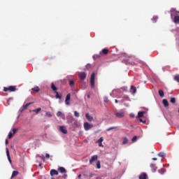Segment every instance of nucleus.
Masks as SVG:
<instances>
[{"mask_svg": "<svg viewBox=\"0 0 179 179\" xmlns=\"http://www.w3.org/2000/svg\"><path fill=\"white\" fill-rule=\"evenodd\" d=\"M3 92H16V86H9L8 87H4Z\"/></svg>", "mask_w": 179, "mask_h": 179, "instance_id": "f257e3e1", "label": "nucleus"}, {"mask_svg": "<svg viewBox=\"0 0 179 179\" xmlns=\"http://www.w3.org/2000/svg\"><path fill=\"white\" fill-rule=\"evenodd\" d=\"M96 76V74L94 73H92L90 77V85L91 87L94 89V78Z\"/></svg>", "mask_w": 179, "mask_h": 179, "instance_id": "f03ea898", "label": "nucleus"}, {"mask_svg": "<svg viewBox=\"0 0 179 179\" xmlns=\"http://www.w3.org/2000/svg\"><path fill=\"white\" fill-rule=\"evenodd\" d=\"M92 128H93V124H90L87 122L84 123V129L85 131H89L90 129H92Z\"/></svg>", "mask_w": 179, "mask_h": 179, "instance_id": "7ed1b4c3", "label": "nucleus"}, {"mask_svg": "<svg viewBox=\"0 0 179 179\" xmlns=\"http://www.w3.org/2000/svg\"><path fill=\"white\" fill-rule=\"evenodd\" d=\"M115 117L117 118H122L125 116V113L122 111H119L115 113Z\"/></svg>", "mask_w": 179, "mask_h": 179, "instance_id": "20e7f679", "label": "nucleus"}, {"mask_svg": "<svg viewBox=\"0 0 179 179\" xmlns=\"http://www.w3.org/2000/svg\"><path fill=\"white\" fill-rule=\"evenodd\" d=\"M78 76L80 80H85L86 79L87 74L85 72H81L78 73Z\"/></svg>", "mask_w": 179, "mask_h": 179, "instance_id": "39448f33", "label": "nucleus"}, {"mask_svg": "<svg viewBox=\"0 0 179 179\" xmlns=\"http://www.w3.org/2000/svg\"><path fill=\"white\" fill-rule=\"evenodd\" d=\"M58 173H61V174H66V169L64 168L63 166H60L57 169Z\"/></svg>", "mask_w": 179, "mask_h": 179, "instance_id": "423d86ee", "label": "nucleus"}, {"mask_svg": "<svg viewBox=\"0 0 179 179\" xmlns=\"http://www.w3.org/2000/svg\"><path fill=\"white\" fill-rule=\"evenodd\" d=\"M69 101H71V94H68L66 96L65 103L66 106H69L71 104Z\"/></svg>", "mask_w": 179, "mask_h": 179, "instance_id": "0eeeda50", "label": "nucleus"}, {"mask_svg": "<svg viewBox=\"0 0 179 179\" xmlns=\"http://www.w3.org/2000/svg\"><path fill=\"white\" fill-rule=\"evenodd\" d=\"M59 174V173L58 172V171H57L55 169L50 170V176L52 177H54V176H58Z\"/></svg>", "mask_w": 179, "mask_h": 179, "instance_id": "6e6552de", "label": "nucleus"}, {"mask_svg": "<svg viewBox=\"0 0 179 179\" xmlns=\"http://www.w3.org/2000/svg\"><path fill=\"white\" fill-rule=\"evenodd\" d=\"M99 54H101V57L103 55H107L108 54V48H103L101 52H99Z\"/></svg>", "mask_w": 179, "mask_h": 179, "instance_id": "1a4fd4ad", "label": "nucleus"}, {"mask_svg": "<svg viewBox=\"0 0 179 179\" xmlns=\"http://www.w3.org/2000/svg\"><path fill=\"white\" fill-rule=\"evenodd\" d=\"M98 156L97 155H94L91 157V159H90V164H93V162H96V160H97L98 159Z\"/></svg>", "mask_w": 179, "mask_h": 179, "instance_id": "9d476101", "label": "nucleus"}, {"mask_svg": "<svg viewBox=\"0 0 179 179\" xmlns=\"http://www.w3.org/2000/svg\"><path fill=\"white\" fill-rule=\"evenodd\" d=\"M6 155L8 157V160L9 162V163H10V164H12V159H10V155H9V148H6Z\"/></svg>", "mask_w": 179, "mask_h": 179, "instance_id": "9b49d317", "label": "nucleus"}, {"mask_svg": "<svg viewBox=\"0 0 179 179\" xmlns=\"http://www.w3.org/2000/svg\"><path fill=\"white\" fill-rule=\"evenodd\" d=\"M59 129L61 132H62V134H68V131L66 130V128H65V127L61 126L59 127Z\"/></svg>", "mask_w": 179, "mask_h": 179, "instance_id": "f8f14e48", "label": "nucleus"}, {"mask_svg": "<svg viewBox=\"0 0 179 179\" xmlns=\"http://www.w3.org/2000/svg\"><path fill=\"white\" fill-rule=\"evenodd\" d=\"M150 167L152 169V173H155L156 170H157V166H156V164H151Z\"/></svg>", "mask_w": 179, "mask_h": 179, "instance_id": "ddd939ff", "label": "nucleus"}, {"mask_svg": "<svg viewBox=\"0 0 179 179\" xmlns=\"http://www.w3.org/2000/svg\"><path fill=\"white\" fill-rule=\"evenodd\" d=\"M123 64H126V65H134V63L129 62V59H123Z\"/></svg>", "mask_w": 179, "mask_h": 179, "instance_id": "4468645a", "label": "nucleus"}, {"mask_svg": "<svg viewBox=\"0 0 179 179\" xmlns=\"http://www.w3.org/2000/svg\"><path fill=\"white\" fill-rule=\"evenodd\" d=\"M104 141V139L103 138V137H101L99 140H97V143H99V146L101 147L103 146V141Z\"/></svg>", "mask_w": 179, "mask_h": 179, "instance_id": "2eb2a0df", "label": "nucleus"}, {"mask_svg": "<svg viewBox=\"0 0 179 179\" xmlns=\"http://www.w3.org/2000/svg\"><path fill=\"white\" fill-rule=\"evenodd\" d=\"M85 117H86L87 120L88 121H90V122H92V121H93V117L90 116V115H89V113H86Z\"/></svg>", "mask_w": 179, "mask_h": 179, "instance_id": "dca6fc26", "label": "nucleus"}, {"mask_svg": "<svg viewBox=\"0 0 179 179\" xmlns=\"http://www.w3.org/2000/svg\"><path fill=\"white\" fill-rule=\"evenodd\" d=\"M130 92L131 93H134V94H135V93H136V87L131 85V89H130Z\"/></svg>", "mask_w": 179, "mask_h": 179, "instance_id": "f3484780", "label": "nucleus"}, {"mask_svg": "<svg viewBox=\"0 0 179 179\" xmlns=\"http://www.w3.org/2000/svg\"><path fill=\"white\" fill-rule=\"evenodd\" d=\"M173 22H174V23H176V24H179V16H178V15H176V16L174 17Z\"/></svg>", "mask_w": 179, "mask_h": 179, "instance_id": "a211bd4d", "label": "nucleus"}, {"mask_svg": "<svg viewBox=\"0 0 179 179\" xmlns=\"http://www.w3.org/2000/svg\"><path fill=\"white\" fill-rule=\"evenodd\" d=\"M148 178V175L145 173H141L139 176V179H146Z\"/></svg>", "mask_w": 179, "mask_h": 179, "instance_id": "6ab92c4d", "label": "nucleus"}, {"mask_svg": "<svg viewBox=\"0 0 179 179\" xmlns=\"http://www.w3.org/2000/svg\"><path fill=\"white\" fill-rule=\"evenodd\" d=\"M55 99H59V100H61V99H62V95H60L57 91L55 92Z\"/></svg>", "mask_w": 179, "mask_h": 179, "instance_id": "aec40b11", "label": "nucleus"}, {"mask_svg": "<svg viewBox=\"0 0 179 179\" xmlns=\"http://www.w3.org/2000/svg\"><path fill=\"white\" fill-rule=\"evenodd\" d=\"M18 175H19V172L17 171H13L11 176V178H14V177H16Z\"/></svg>", "mask_w": 179, "mask_h": 179, "instance_id": "412c9836", "label": "nucleus"}, {"mask_svg": "<svg viewBox=\"0 0 179 179\" xmlns=\"http://www.w3.org/2000/svg\"><path fill=\"white\" fill-rule=\"evenodd\" d=\"M68 178V175L67 174H64L62 176H59L57 177V179H66Z\"/></svg>", "mask_w": 179, "mask_h": 179, "instance_id": "4be33fe9", "label": "nucleus"}, {"mask_svg": "<svg viewBox=\"0 0 179 179\" xmlns=\"http://www.w3.org/2000/svg\"><path fill=\"white\" fill-rule=\"evenodd\" d=\"M31 90L33 92H35L36 93H38V92H40V88L38 87V86H36L34 88H31Z\"/></svg>", "mask_w": 179, "mask_h": 179, "instance_id": "5701e85b", "label": "nucleus"}, {"mask_svg": "<svg viewBox=\"0 0 179 179\" xmlns=\"http://www.w3.org/2000/svg\"><path fill=\"white\" fill-rule=\"evenodd\" d=\"M162 103L164 107H169V101H167V99H163Z\"/></svg>", "mask_w": 179, "mask_h": 179, "instance_id": "b1692460", "label": "nucleus"}, {"mask_svg": "<svg viewBox=\"0 0 179 179\" xmlns=\"http://www.w3.org/2000/svg\"><path fill=\"white\" fill-rule=\"evenodd\" d=\"M51 89L53 90V92H57V87H55V85H54V83H51Z\"/></svg>", "mask_w": 179, "mask_h": 179, "instance_id": "393cba45", "label": "nucleus"}, {"mask_svg": "<svg viewBox=\"0 0 179 179\" xmlns=\"http://www.w3.org/2000/svg\"><path fill=\"white\" fill-rule=\"evenodd\" d=\"M145 114V112L143 111H140L138 113V118H142L143 117V115Z\"/></svg>", "mask_w": 179, "mask_h": 179, "instance_id": "a878e982", "label": "nucleus"}, {"mask_svg": "<svg viewBox=\"0 0 179 179\" xmlns=\"http://www.w3.org/2000/svg\"><path fill=\"white\" fill-rule=\"evenodd\" d=\"M128 142H129L128 138L127 137H124L122 141V145H127Z\"/></svg>", "mask_w": 179, "mask_h": 179, "instance_id": "bb28decb", "label": "nucleus"}, {"mask_svg": "<svg viewBox=\"0 0 179 179\" xmlns=\"http://www.w3.org/2000/svg\"><path fill=\"white\" fill-rule=\"evenodd\" d=\"M158 93H159L160 97H164V92H163V90H159L158 91Z\"/></svg>", "mask_w": 179, "mask_h": 179, "instance_id": "cd10ccee", "label": "nucleus"}, {"mask_svg": "<svg viewBox=\"0 0 179 179\" xmlns=\"http://www.w3.org/2000/svg\"><path fill=\"white\" fill-rule=\"evenodd\" d=\"M31 104H33V103H28L24 105L23 110H27V107H29V106H31Z\"/></svg>", "mask_w": 179, "mask_h": 179, "instance_id": "c85d7f7f", "label": "nucleus"}, {"mask_svg": "<svg viewBox=\"0 0 179 179\" xmlns=\"http://www.w3.org/2000/svg\"><path fill=\"white\" fill-rule=\"evenodd\" d=\"M101 53H99V55H94L93 56V58L94 59H97V58H101Z\"/></svg>", "mask_w": 179, "mask_h": 179, "instance_id": "c756f323", "label": "nucleus"}, {"mask_svg": "<svg viewBox=\"0 0 179 179\" xmlns=\"http://www.w3.org/2000/svg\"><path fill=\"white\" fill-rule=\"evenodd\" d=\"M158 156H159V157H162V159H164L166 157V155L164 154V152H159L158 154Z\"/></svg>", "mask_w": 179, "mask_h": 179, "instance_id": "7c9ffc66", "label": "nucleus"}, {"mask_svg": "<svg viewBox=\"0 0 179 179\" xmlns=\"http://www.w3.org/2000/svg\"><path fill=\"white\" fill-rule=\"evenodd\" d=\"M118 101H120V103H124L125 101V97H123L120 101H118L117 99L115 100V103H118Z\"/></svg>", "mask_w": 179, "mask_h": 179, "instance_id": "2f4dec72", "label": "nucleus"}, {"mask_svg": "<svg viewBox=\"0 0 179 179\" xmlns=\"http://www.w3.org/2000/svg\"><path fill=\"white\" fill-rule=\"evenodd\" d=\"M74 85H75V81L71 80L69 81V85L72 87L74 86Z\"/></svg>", "mask_w": 179, "mask_h": 179, "instance_id": "473e14b6", "label": "nucleus"}, {"mask_svg": "<svg viewBox=\"0 0 179 179\" xmlns=\"http://www.w3.org/2000/svg\"><path fill=\"white\" fill-rule=\"evenodd\" d=\"M33 111H34V113L38 114V112L41 111V108H36V109L34 110Z\"/></svg>", "mask_w": 179, "mask_h": 179, "instance_id": "72a5a7b5", "label": "nucleus"}, {"mask_svg": "<svg viewBox=\"0 0 179 179\" xmlns=\"http://www.w3.org/2000/svg\"><path fill=\"white\" fill-rule=\"evenodd\" d=\"M96 167H97V169H101V165L100 164V161L96 162Z\"/></svg>", "mask_w": 179, "mask_h": 179, "instance_id": "f704fd0d", "label": "nucleus"}, {"mask_svg": "<svg viewBox=\"0 0 179 179\" xmlns=\"http://www.w3.org/2000/svg\"><path fill=\"white\" fill-rule=\"evenodd\" d=\"M166 172V169H161L160 170H159V173H160V174H164V173Z\"/></svg>", "mask_w": 179, "mask_h": 179, "instance_id": "c9c22d12", "label": "nucleus"}, {"mask_svg": "<svg viewBox=\"0 0 179 179\" xmlns=\"http://www.w3.org/2000/svg\"><path fill=\"white\" fill-rule=\"evenodd\" d=\"M13 133H12V132H10L9 134H8V138L9 139H12V138H13Z\"/></svg>", "mask_w": 179, "mask_h": 179, "instance_id": "e433bc0d", "label": "nucleus"}, {"mask_svg": "<svg viewBox=\"0 0 179 179\" xmlns=\"http://www.w3.org/2000/svg\"><path fill=\"white\" fill-rule=\"evenodd\" d=\"M170 101L171 103H172V104H174L176 103V98L174 97L171 98Z\"/></svg>", "mask_w": 179, "mask_h": 179, "instance_id": "4c0bfd02", "label": "nucleus"}, {"mask_svg": "<svg viewBox=\"0 0 179 179\" xmlns=\"http://www.w3.org/2000/svg\"><path fill=\"white\" fill-rule=\"evenodd\" d=\"M174 80H176V82L179 83V75H177L174 77Z\"/></svg>", "mask_w": 179, "mask_h": 179, "instance_id": "58836bf2", "label": "nucleus"}, {"mask_svg": "<svg viewBox=\"0 0 179 179\" xmlns=\"http://www.w3.org/2000/svg\"><path fill=\"white\" fill-rule=\"evenodd\" d=\"M136 139H138V136H134L132 139H131V142H135L136 141Z\"/></svg>", "mask_w": 179, "mask_h": 179, "instance_id": "ea45409f", "label": "nucleus"}, {"mask_svg": "<svg viewBox=\"0 0 179 179\" xmlns=\"http://www.w3.org/2000/svg\"><path fill=\"white\" fill-rule=\"evenodd\" d=\"M46 115H47V117H52L51 112H46Z\"/></svg>", "mask_w": 179, "mask_h": 179, "instance_id": "a19ab883", "label": "nucleus"}, {"mask_svg": "<svg viewBox=\"0 0 179 179\" xmlns=\"http://www.w3.org/2000/svg\"><path fill=\"white\" fill-rule=\"evenodd\" d=\"M61 115H62V113H61V111H58L57 113V117H61Z\"/></svg>", "mask_w": 179, "mask_h": 179, "instance_id": "79ce46f5", "label": "nucleus"}, {"mask_svg": "<svg viewBox=\"0 0 179 179\" xmlns=\"http://www.w3.org/2000/svg\"><path fill=\"white\" fill-rule=\"evenodd\" d=\"M74 115L75 117H79V113H78V111H74Z\"/></svg>", "mask_w": 179, "mask_h": 179, "instance_id": "37998d69", "label": "nucleus"}, {"mask_svg": "<svg viewBox=\"0 0 179 179\" xmlns=\"http://www.w3.org/2000/svg\"><path fill=\"white\" fill-rule=\"evenodd\" d=\"M103 101H104V103L108 102V98L106 97V96H105V97L103 98Z\"/></svg>", "mask_w": 179, "mask_h": 179, "instance_id": "c03bdc74", "label": "nucleus"}, {"mask_svg": "<svg viewBox=\"0 0 179 179\" xmlns=\"http://www.w3.org/2000/svg\"><path fill=\"white\" fill-rule=\"evenodd\" d=\"M117 127H110L109 129H106V131H112V129H115Z\"/></svg>", "mask_w": 179, "mask_h": 179, "instance_id": "a18cd8bd", "label": "nucleus"}, {"mask_svg": "<svg viewBox=\"0 0 179 179\" xmlns=\"http://www.w3.org/2000/svg\"><path fill=\"white\" fill-rule=\"evenodd\" d=\"M16 132H17V129H13V134L14 135L16 134Z\"/></svg>", "mask_w": 179, "mask_h": 179, "instance_id": "49530a36", "label": "nucleus"}, {"mask_svg": "<svg viewBox=\"0 0 179 179\" xmlns=\"http://www.w3.org/2000/svg\"><path fill=\"white\" fill-rule=\"evenodd\" d=\"M10 100L11 99H9L8 100H7V104H8V106H10Z\"/></svg>", "mask_w": 179, "mask_h": 179, "instance_id": "de8ad7c7", "label": "nucleus"}, {"mask_svg": "<svg viewBox=\"0 0 179 179\" xmlns=\"http://www.w3.org/2000/svg\"><path fill=\"white\" fill-rule=\"evenodd\" d=\"M45 157H46V159H50V154L46 153Z\"/></svg>", "mask_w": 179, "mask_h": 179, "instance_id": "09e8293b", "label": "nucleus"}, {"mask_svg": "<svg viewBox=\"0 0 179 179\" xmlns=\"http://www.w3.org/2000/svg\"><path fill=\"white\" fill-rule=\"evenodd\" d=\"M140 122H143V124H145V122H146V121L145 120H143L142 119H140Z\"/></svg>", "mask_w": 179, "mask_h": 179, "instance_id": "8fccbe9b", "label": "nucleus"}, {"mask_svg": "<svg viewBox=\"0 0 179 179\" xmlns=\"http://www.w3.org/2000/svg\"><path fill=\"white\" fill-rule=\"evenodd\" d=\"M173 12H176V9L172 8V9L171 10V13H173Z\"/></svg>", "mask_w": 179, "mask_h": 179, "instance_id": "3c124183", "label": "nucleus"}, {"mask_svg": "<svg viewBox=\"0 0 179 179\" xmlns=\"http://www.w3.org/2000/svg\"><path fill=\"white\" fill-rule=\"evenodd\" d=\"M9 144V141H8V139H6V145H8Z\"/></svg>", "mask_w": 179, "mask_h": 179, "instance_id": "603ef678", "label": "nucleus"}, {"mask_svg": "<svg viewBox=\"0 0 179 179\" xmlns=\"http://www.w3.org/2000/svg\"><path fill=\"white\" fill-rule=\"evenodd\" d=\"M130 117H131V118H134V117H135V115L134 114H130Z\"/></svg>", "mask_w": 179, "mask_h": 179, "instance_id": "864d4df0", "label": "nucleus"}, {"mask_svg": "<svg viewBox=\"0 0 179 179\" xmlns=\"http://www.w3.org/2000/svg\"><path fill=\"white\" fill-rule=\"evenodd\" d=\"M81 177H82V175L80 174V175H78V178L80 179Z\"/></svg>", "mask_w": 179, "mask_h": 179, "instance_id": "5fc2aeb1", "label": "nucleus"}, {"mask_svg": "<svg viewBox=\"0 0 179 179\" xmlns=\"http://www.w3.org/2000/svg\"><path fill=\"white\" fill-rule=\"evenodd\" d=\"M87 99H90V94H87Z\"/></svg>", "mask_w": 179, "mask_h": 179, "instance_id": "6e6d98bb", "label": "nucleus"}, {"mask_svg": "<svg viewBox=\"0 0 179 179\" xmlns=\"http://www.w3.org/2000/svg\"><path fill=\"white\" fill-rule=\"evenodd\" d=\"M152 160L156 161L157 160V158H152Z\"/></svg>", "mask_w": 179, "mask_h": 179, "instance_id": "4d7b16f0", "label": "nucleus"}, {"mask_svg": "<svg viewBox=\"0 0 179 179\" xmlns=\"http://www.w3.org/2000/svg\"><path fill=\"white\" fill-rule=\"evenodd\" d=\"M126 54H123V57H125Z\"/></svg>", "mask_w": 179, "mask_h": 179, "instance_id": "13d9d810", "label": "nucleus"}, {"mask_svg": "<svg viewBox=\"0 0 179 179\" xmlns=\"http://www.w3.org/2000/svg\"><path fill=\"white\" fill-rule=\"evenodd\" d=\"M171 16H173V13L171 14Z\"/></svg>", "mask_w": 179, "mask_h": 179, "instance_id": "bf43d9fd", "label": "nucleus"}, {"mask_svg": "<svg viewBox=\"0 0 179 179\" xmlns=\"http://www.w3.org/2000/svg\"><path fill=\"white\" fill-rule=\"evenodd\" d=\"M52 179H54V178H52Z\"/></svg>", "mask_w": 179, "mask_h": 179, "instance_id": "052dcab7", "label": "nucleus"}]
</instances>
